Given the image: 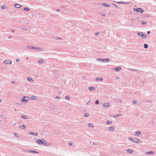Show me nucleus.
<instances>
[{
    "label": "nucleus",
    "mask_w": 156,
    "mask_h": 156,
    "mask_svg": "<svg viewBox=\"0 0 156 156\" xmlns=\"http://www.w3.org/2000/svg\"><path fill=\"white\" fill-rule=\"evenodd\" d=\"M88 126L91 127H93V124L91 123H89L88 124Z\"/></svg>",
    "instance_id": "obj_29"
},
{
    "label": "nucleus",
    "mask_w": 156,
    "mask_h": 156,
    "mask_svg": "<svg viewBox=\"0 0 156 156\" xmlns=\"http://www.w3.org/2000/svg\"><path fill=\"white\" fill-rule=\"evenodd\" d=\"M21 28L22 29L24 30H27V28H25V27H21Z\"/></svg>",
    "instance_id": "obj_40"
},
{
    "label": "nucleus",
    "mask_w": 156,
    "mask_h": 156,
    "mask_svg": "<svg viewBox=\"0 0 156 156\" xmlns=\"http://www.w3.org/2000/svg\"><path fill=\"white\" fill-rule=\"evenodd\" d=\"M72 144H73V143L72 142H69V145L70 146H71L72 145Z\"/></svg>",
    "instance_id": "obj_41"
},
{
    "label": "nucleus",
    "mask_w": 156,
    "mask_h": 156,
    "mask_svg": "<svg viewBox=\"0 0 156 156\" xmlns=\"http://www.w3.org/2000/svg\"><path fill=\"white\" fill-rule=\"evenodd\" d=\"M28 152L39 153L38 152H37V151H35L32 150H29V151H28Z\"/></svg>",
    "instance_id": "obj_21"
},
{
    "label": "nucleus",
    "mask_w": 156,
    "mask_h": 156,
    "mask_svg": "<svg viewBox=\"0 0 156 156\" xmlns=\"http://www.w3.org/2000/svg\"><path fill=\"white\" fill-rule=\"evenodd\" d=\"M20 61V59H18V58H17V59H16V61L17 62H19V61Z\"/></svg>",
    "instance_id": "obj_48"
},
{
    "label": "nucleus",
    "mask_w": 156,
    "mask_h": 156,
    "mask_svg": "<svg viewBox=\"0 0 156 156\" xmlns=\"http://www.w3.org/2000/svg\"><path fill=\"white\" fill-rule=\"evenodd\" d=\"M101 5H102L105 6V7H108L110 6V5H109L108 4H107L106 3H102Z\"/></svg>",
    "instance_id": "obj_15"
},
{
    "label": "nucleus",
    "mask_w": 156,
    "mask_h": 156,
    "mask_svg": "<svg viewBox=\"0 0 156 156\" xmlns=\"http://www.w3.org/2000/svg\"><path fill=\"white\" fill-rule=\"evenodd\" d=\"M149 102H151V103H152L154 102V101L153 100H149Z\"/></svg>",
    "instance_id": "obj_44"
},
{
    "label": "nucleus",
    "mask_w": 156,
    "mask_h": 156,
    "mask_svg": "<svg viewBox=\"0 0 156 156\" xmlns=\"http://www.w3.org/2000/svg\"><path fill=\"white\" fill-rule=\"evenodd\" d=\"M142 23L143 24H146V22L145 21H143L142 22Z\"/></svg>",
    "instance_id": "obj_35"
},
{
    "label": "nucleus",
    "mask_w": 156,
    "mask_h": 156,
    "mask_svg": "<svg viewBox=\"0 0 156 156\" xmlns=\"http://www.w3.org/2000/svg\"><path fill=\"white\" fill-rule=\"evenodd\" d=\"M12 83H13V84H14V83H15V81H12Z\"/></svg>",
    "instance_id": "obj_49"
},
{
    "label": "nucleus",
    "mask_w": 156,
    "mask_h": 156,
    "mask_svg": "<svg viewBox=\"0 0 156 156\" xmlns=\"http://www.w3.org/2000/svg\"><path fill=\"white\" fill-rule=\"evenodd\" d=\"M150 31H148L147 32V34H150Z\"/></svg>",
    "instance_id": "obj_51"
},
{
    "label": "nucleus",
    "mask_w": 156,
    "mask_h": 156,
    "mask_svg": "<svg viewBox=\"0 0 156 156\" xmlns=\"http://www.w3.org/2000/svg\"><path fill=\"white\" fill-rule=\"evenodd\" d=\"M28 98V97H26V96H24L23 97V98L22 99V102H24V103H26L27 102V100L25 99V98Z\"/></svg>",
    "instance_id": "obj_9"
},
{
    "label": "nucleus",
    "mask_w": 156,
    "mask_h": 156,
    "mask_svg": "<svg viewBox=\"0 0 156 156\" xmlns=\"http://www.w3.org/2000/svg\"><path fill=\"white\" fill-rule=\"evenodd\" d=\"M117 3L120 4H123V2H117Z\"/></svg>",
    "instance_id": "obj_45"
},
{
    "label": "nucleus",
    "mask_w": 156,
    "mask_h": 156,
    "mask_svg": "<svg viewBox=\"0 0 156 156\" xmlns=\"http://www.w3.org/2000/svg\"><path fill=\"white\" fill-rule=\"evenodd\" d=\"M36 141L37 143L39 144H41L43 145V144H44V141H43L41 139L36 140Z\"/></svg>",
    "instance_id": "obj_5"
},
{
    "label": "nucleus",
    "mask_w": 156,
    "mask_h": 156,
    "mask_svg": "<svg viewBox=\"0 0 156 156\" xmlns=\"http://www.w3.org/2000/svg\"><path fill=\"white\" fill-rule=\"evenodd\" d=\"M44 61L42 59H40L39 60L38 62L40 63H42L44 62Z\"/></svg>",
    "instance_id": "obj_23"
},
{
    "label": "nucleus",
    "mask_w": 156,
    "mask_h": 156,
    "mask_svg": "<svg viewBox=\"0 0 156 156\" xmlns=\"http://www.w3.org/2000/svg\"><path fill=\"white\" fill-rule=\"evenodd\" d=\"M114 69H115V71H119V70H121V67L120 66H119L117 67H115Z\"/></svg>",
    "instance_id": "obj_11"
},
{
    "label": "nucleus",
    "mask_w": 156,
    "mask_h": 156,
    "mask_svg": "<svg viewBox=\"0 0 156 156\" xmlns=\"http://www.w3.org/2000/svg\"><path fill=\"white\" fill-rule=\"evenodd\" d=\"M103 58H98L97 60L98 61H100L102 62H103V60H102Z\"/></svg>",
    "instance_id": "obj_36"
},
{
    "label": "nucleus",
    "mask_w": 156,
    "mask_h": 156,
    "mask_svg": "<svg viewBox=\"0 0 156 156\" xmlns=\"http://www.w3.org/2000/svg\"><path fill=\"white\" fill-rule=\"evenodd\" d=\"M29 81L32 82H33L34 80L30 77H28L27 78Z\"/></svg>",
    "instance_id": "obj_17"
},
{
    "label": "nucleus",
    "mask_w": 156,
    "mask_h": 156,
    "mask_svg": "<svg viewBox=\"0 0 156 156\" xmlns=\"http://www.w3.org/2000/svg\"><path fill=\"white\" fill-rule=\"evenodd\" d=\"M133 10L135 11L140 12L141 13H143V12H144V10L140 8H134L133 9Z\"/></svg>",
    "instance_id": "obj_3"
},
{
    "label": "nucleus",
    "mask_w": 156,
    "mask_h": 156,
    "mask_svg": "<svg viewBox=\"0 0 156 156\" xmlns=\"http://www.w3.org/2000/svg\"><path fill=\"white\" fill-rule=\"evenodd\" d=\"M88 104V103H87V105Z\"/></svg>",
    "instance_id": "obj_61"
},
{
    "label": "nucleus",
    "mask_w": 156,
    "mask_h": 156,
    "mask_svg": "<svg viewBox=\"0 0 156 156\" xmlns=\"http://www.w3.org/2000/svg\"><path fill=\"white\" fill-rule=\"evenodd\" d=\"M112 5L116 7L117 8L116 9H117V8H118V7L116 5V4L114 3H112Z\"/></svg>",
    "instance_id": "obj_37"
},
{
    "label": "nucleus",
    "mask_w": 156,
    "mask_h": 156,
    "mask_svg": "<svg viewBox=\"0 0 156 156\" xmlns=\"http://www.w3.org/2000/svg\"><path fill=\"white\" fill-rule=\"evenodd\" d=\"M154 153V152L153 151H150L146 152L145 153L146 154H153Z\"/></svg>",
    "instance_id": "obj_20"
},
{
    "label": "nucleus",
    "mask_w": 156,
    "mask_h": 156,
    "mask_svg": "<svg viewBox=\"0 0 156 156\" xmlns=\"http://www.w3.org/2000/svg\"><path fill=\"white\" fill-rule=\"evenodd\" d=\"M116 79H119V77H118V76L116 77Z\"/></svg>",
    "instance_id": "obj_55"
},
{
    "label": "nucleus",
    "mask_w": 156,
    "mask_h": 156,
    "mask_svg": "<svg viewBox=\"0 0 156 156\" xmlns=\"http://www.w3.org/2000/svg\"><path fill=\"white\" fill-rule=\"evenodd\" d=\"M12 32H14V30H12Z\"/></svg>",
    "instance_id": "obj_57"
},
{
    "label": "nucleus",
    "mask_w": 156,
    "mask_h": 156,
    "mask_svg": "<svg viewBox=\"0 0 156 156\" xmlns=\"http://www.w3.org/2000/svg\"><path fill=\"white\" fill-rule=\"evenodd\" d=\"M141 134V132L140 131H136L135 134V135L136 136H138L139 135H140Z\"/></svg>",
    "instance_id": "obj_12"
},
{
    "label": "nucleus",
    "mask_w": 156,
    "mask_h": 156,
    "mask_svg": "<svg viewBox=\"0 0 156 156\" xmlns=\"http://www.w3.org/2000/svg\"><path fill=\"white\" fill-rule=\"evenodd\" d=\"M2 9H5V6L4 5H3L2 6Z\"/></svg>",
    "instance_id": "obj_42"
},
{
    "label": "nucleus",
    "mask_w": 156,
    "mask_h": 156,
    "mask_svg": "<svg viewBox=\"0 0 156 156\" xmlns=\"http://www.w3.org/2000/svg\"><path fill=\"white\" fill-rule=\"evenodd\" d=\"M26 48L27 49H41V48L38 47H33L31 46H27Z\"/></svg>",
    "instance_id": "obj_2"
},
{
    "label": "nucleus",
    "mask_w": 156,
    "mask_h": 156,
    "mask_svg": "<svg viewBox=\"0 0 156 156\" xmlns=\"http://www.w3.org/2000/svg\"><path fill=\"white\" fill-rule=\"evenodd\" d=\"M15 111H17V109H16L15 110Z\"/></svg>",
    "instance_id": "obj_59"
},
{
    "label": "nucleus",
    "mask_w": 156,
    "mask_h": 156,
    "mask_svg": "<svg viewBox=\"0 0 156 156\" xmlns=\"http://www.w3.org/2000/svg\"><path fill=\"white\" fill-rule=\"evenodd\" d=\"M103 106L105 108H107L109 107L110 105L108 102H105L103 103Z\"/></svg>",
    "instance_id": "obj_4"
},
{
    "label": "nucleus",
    "mask_w": 156,
    "mask_h": 156,
    "mask_svg": "<svg viewBox=\"0 0 156 156\" xmlns=\"http://www.w3.org/2000/svg\"><path fill=\"white\" fill-rule=\"evenodd\" d=\"M127 152L128 153H132L133 152V150L131 149H128L127 150Z\"/></svg>",
    "instance_id": "obj_19"
},
{
    "label": "nucleus",
    "mask_w": 156,
    "mask_h": 156,
    "mask_svg": "<svg viewBox=\"0 0 156 156\" xmlns=\"http://www.w3.org/2000/svg\"><path fill=\"white\" fill-rule=\"evenodd\" d=\"M57 40H58V39H61V38H60V37H57Z\"/></svg>",
    "instance_id": "obj_52"
},
{
    "label": "nucleus",
    "mask_w": 156,
    "mask_h": 156,
    "mask_svg": "<svg viewBox=\"0 0 156 156\" xmlns=\"http://www.w3.org/2000/svg\"><path fill=\"white\" fill-rule=\"evenodd\" d=\"M128 70L129 71H138L136 70V69H130V68H129L128 69Z\"/></svg>",
    "instance_id": "obj_26"
},
{
    "label": "nucleus",
    "mask_w": 156,
    "mask_h": 156,
    "mask_svg": "<svg viewBox=\"0 0 156 156\" xmlns=\"http://www.w3.org/2000/svg\"><path fill=\"white\" fill-rule=\"evenodd\" d=\"M55 98V99H59L61 98V97L58 96H56Z\"/></svg>",
    "instance_id": "obj_34"
},
{
    "label": "nucleus",
    "mask_w": 156,
    "mask_h": 156,
    "mask_svg": "<svg viewBox=\"0 0 156 156\" xmlns=\"http://www.w3.org/2000/svg\"><path fill=\"white\" fill-rule=\"evenodd\" d=\"M14 7L17 8H19L21 7V5L18 4H15L14 5Z\"/></svg>",
    "instance_id": "obj_14"
},
{
    "label": "nucleus",
    "mask_w": 156,
    "mask_h": 156,
    "mask_svg": "<svg viewBox=\"0 0 156 156\" xmlns=\"http://www.w3.org/2000/svg\"><path fill=\"white\" fill-rule=\"evenodd\" d=\"M29 134L31 135H35L36 136H37L38 135V134L37 133H35L34 132H29Z\"/></svg>",
    "instance_id": "obj_10"
},
{
    "label": "nucleus",
    "mask_w": 156,
    "mask_h": 156,
    "mask_svg": "<svg viewBox=\"0 0 156 156\" xmlns=\"http://www.w3.org/2000/svg\"><path fill=\"white\" fill-rule=\"evenodd\" d=\"M50 53H55V52L53 51H52V52H51Z\"/></svg>",
    "instance_id": "obj_53"
},
{
    "label": "nucleus",
    "mask_w": 156,
    "mask_h": 156,
    "mask_svg": "<svg viewBox=\"0 0 156 156\" xmlns=\"http://www.w3.org/2000/svg\"><path fill=\"white\" fill-rule=\"evenodd\" d=\"M88 89L90 90H93L94 89V88L93 87H89Z\"/></svg>",
    "instance_id": "obj_25"
},
{
    "label": "nucleus",
    "mask_w": 156,
    "mask_h": 156,
    "mask_svg": "<svg viewBox=\"0 0 156 156\" xmlns=\"http://www.w3.org/2000/svg\"><path fill=\"white\" fill-rule=\"evenodd\" d=\"M24 10L26 11H29L30 10V9L28 7H26L24 8Z\"/></svg>",
    "instance_id": "obj_24"
},
{
    "label": "nucleus",
    "mask_w": 156,
    "mask_h": 156,
    "mask_svg": "<svg viewBox=\"0 0 156 156\" xmlns=\"http://www.w3.org/2000/svg\"><path fill=\"white\" fill-rule=\"evenodd\" d=\"M56 11H60V10L59 9H57V10H56Z\"/></svg>",
    "instance_id": "obj_54"
},
{
    "label": "nucleus",
    "mask_w": 156,
    "mask_h": 156,
    "mask_svg": "<svg viewBox=\"0 0 156 156\" xmlns=\"http://www.w3.org/2000/svg\"><path fill=\"white\" fill-rule=\"evenodd\" d=\"M99 34V33H98V32H97L96 33H95V35L96 36H97Z\"/></svg>",
    "instance_id": "obj_47"
},
{
    "label": "nucleus",
    "mask_w": 156,
    "mask_h": 156,
    "mask_svg": "<svg viewBox=\"0 0 156 156\" xmlns=\"http://www.w3.org/2000/svg\"><path fill=\"white\" fill-rule=\"evenodd\" d=\"M133 103H134L136 104L137 103V101L136 100H134L133 101Z\"/></svg>",
    "instance_id": "obj_43"
},
{
    "label": "nucleus",
    "mask_w": 156,
    "mask_h": 156,
    "mask_svg": "<svg viewBox=\"0 0 156 156\" xmlns=\"http://www.w3.org/2000/svg\"><path fill=\"white\" fill-rule=\"evenodd\" d=\"M128 139L129 141H133L135 143H138L140 142V140L135 137H129Z\"/></svg>",
    "instance_id": "obj_1"
},
{
    "label": "nucleus",
    "mask_w": 156,
    "mask_h": 156,
    "mask_svg": "<svg viewBox=\"0 0 156 156\" xmlns=\"http://www.w3.org/2000/svg\"><path fill=\"white\" fill-rule=\"evenodd\" d=\"M95 104H98L99 103V102L98 100H97L95 101Z\"/></svg>",
    "instance_id": "obj_38"
},
{
    "label": "nucleus",
    "mask_w": 156,
    "mask_h": 156,
    "mask_svg": "<svg viewBox=\"0 0 156 156\" xmlns=\"http://www.w3.org/2000/svg\"><path fill=\"white\" fill-rule=\"evenodd\" d=\"M43 141H44V144H43V145L45 146H48V145H51V144L49 143L48 142H47L46 140H44V139H42Z\"/></svg>",
    "instance_id": "obj_7"
},
{
    "label": "nucleus",
    "mask_w": 156,
    "mask_h": 156,
    "mask_svg": "<svg viewBox=\"0 0 156 156\" xmlns=\"http://www.w3.org/2000/svg\"><path fill=\"white\" fill-rule=\"evenodd\" d=\"M31 99L32 100H35L36 99V98L35 96H32L31 97Z\"/></svg>",
    "instance_id": "obj_32"
},
{
    "label": "nucleus",
    "mask_w": 156,
    "mask_h": 156,
    "mask_svg": "<svg viewBox=\"0 0 156 156\" xmlns=\"http://www.w3.org/2000/svg\"><path fill=\"white\" fill-rule=\"evenodd\" d=\"M14 135H15V136H16V133H14Z\"/></svg>",
    "instance_id": "obj_58"
},
{
    "label": "nucleus",
    "mask_w": 156,
    "mask_h": 156,
    "mask_svg": "<svg viewBox=\"0 0 156 156\" xmlns=\"http://www.w3.org/2000/svg\"><path fill=\"white\" fill-rule=\"evenodd\" d=\"M108 129L110 131H112L114 130V127L113 126H112L110 127Z\"/></svg>",
    "instance_id": "obj_18"
},
{
    "label": "nucleus",
    "mask_w": 156,
    "mask_h": 156,
    "mask_svg": "<svg viewBox=\"0 0 156 156\" xmlns=\"http://www.w3.org/2000/svg\"><path fill=\"white\" fill-rule=\"evenodd\" d=\"M1 102V100L0 99V102Z\"/></svg>",
    "instance_id": "obj_60"
},
{
    "label": "nucleus",
    "mask_w": 156,
    "mask_h": 156,
    "mask_svg": "<svg viewBox=\"0 0 156 156\" xmlns=\"http://www.w3.org/2000/svg\"><path fill=\"white\" fill-rule=\"evenodd\" d=\"M129 3L127 2H123V4H128Z\"/></svg>",
    "instance_id": "obj_46"
},
{
    "label": "nucleus",
    "mask_w": 156,
    "mask_h": 156,
    "mask_svg": "<svg viewBox=\"0 0 156 156\" xmlns=\"http://www.w3.org/2000/svg\"><path fill=\"white\" fill-rule=\"evenodd\" d=\"M138 35L141 36L143 38H145L146 37V36L142 32H138Z\"/></svg>",
    "instance_id": "obj_6"
},
{
    "label": "nucleus",
    "mask_w": 156,
    "mask_h": 156,
    "mask_svg": "<svg viewBox=\"0 0 156 156\" xmlns=\"http://www.w3.org/2000/svg\"><path fill=\"white\" fill-rule=\"evenodd\" d=\"M103 80V79L101 78L97 77L95 79V80L97 81H102Z\"/></svg>",
    "instance_id": "obj_13"
},
{
    "label": "nucleus",
    "mask_w": 156,
    "mask_h": 156,
    "mask_svg": "<svg viewBox=\"0 0 156 156\" xmlns=\"http://www.w3.org/2000/svg\"><path fill=\"white\" fill-rule=\"evenodd\" d=\"M122 115V114H119V115H115L114 116V117L115 118V117H117V116H119V115Z\"/></svg>",
    "instance_id": "obj_39"
},
{
    "label": "nucleus",
    "mask_w": 156,
    "mask_h": 156,
    "mask_svg": "<svg viewBox=\"0 0 156 156\" xmlns=\"http://www.w3.org/2000/svg\"><path fill=\"white\" fill-rule=\"evenodd\" d=\"M65 98L67 99H69L70 98V97L69 96L67 95L65 97Z\"/></svg>",
    "instance_id": "obj_33"
},
{
    "label": "nucleus",
    "mask_w": 156,
    "mask_h": 156,
    "mask_svg": "<svg viewBox=\"0 0 156 156\" xmlns=\"http://www.w3.org/2000/svg\"><path fill=\"white\" fill-rule=\"evenodd\" d=\"M144 46L145 48H147L148 47V45L146 44H144Z\"/></svg>",
    "instance_id": "obj_27"
},
{
    "label": "nucleus",
    "mask_w": 156,
    "mask_h": 156,
    "mask_svg": "<svg viewBox=\"0 0 156 156\" xmlns=\"http://www.w3.org/2000/svg\"><path fill=\"white\" fill-rule=\"evenodd\" d=\"M103 60V62H108V61H109V60H110V59L108 58H104V59H102Z\"/></svg>",
    "instance_id": "obj_16"
},
{
    "label": "nucleus",
    "mask_w": 156,
    "mask_h": 156,
    "mask_svg": "<svg viewBox=\"0 0 156 156\" xmlns=\"http://www.w3.org/2000/svg\"><path fill=\"white\" fill-rule=\"evenodd\" d=\"M20 128L21 129H24L26 128V127L24 125H22L20 126Z\"/></svg>",
    "instance_id": "obj_28"
},
{
    "label": "nucleus",
    "mask_w": 156,
    "mask_h": 156,
    "mask_svg": "<svg viewBox=\"0 0 156 156\" xmlns=\"http://www.w3.org/2000/svg\"><path fill=\"white\" fill-rule=\"evenodd\" d=\"M89 115V114L88 113H86L84 115V116L85 117H88Z\"/></svg>",
    "instance_id": "obj_31"
},
{
    "label": "nucleus",
    "mask_w": 156,
    "mask_h": 156,
    "mask_svg": "<svg viewBox=\"0 0 156 156\" xmlns=\"http://www.w3.org/2000/svg\"><path fill=\"white\" fill-rule=\"evenodd\" d=\"M21 117L22 118L25 119H28V118H27V116L26 115H23L21 116Z\"/></svg>",
    "instance_id": "obj_22"
},
{
    "label": "nucleus",
    "mask_w": 156,
    "mask_h": 156,
    "mask_svg": "<svg viewBox=\"0 0 156 156\" xmlns=\"http://www.w3.org/2000/svg\"><path fill=\"white\" fill-rule=\"evenodd\" d=\"M106 123L107 124H110L112 123V121L110 120H108L107 121Z\"/></svg>",
    "instance_id": "obj_30"
},
{
    "label": "nucleus",
    "mask_w": 156,
    "mask_h": 156,
    "mask_svg": "<svg viewBox=\"0 0 156 156\" xmlns=\"http://www.w3.org/2000/svg\"><path fill=\"white\" fill-rule=\"evenodd\" d=\"M12 38V37H11L10 36L9 37V39H10V38Z\"/></svg>",
    "instance_id": "obj_56"
},
{
    "label": "nucleus",
    "mask_w": 156,
    "mask_h": 156,
    "mask_svg": "<svg viewBox=\"0 0 156 156\" xmlns=\"http://www.w3.org/2000/svg\"><path fill=\"white\" fill-rule=\"evenodd\" d=\"M4 63L5 64H11L12 63V61L10 60H5Z\"/></svg>",
    "instance_id": "obj_8"
},
{
    "label": "nucleus",
    "mask_w": 156,
    "mask_h": 156,
    "mask_svg": "<svg viewBox=\"0 0 156 156\" xmlns=\"http://www.w3.org/2000/svg\"><path fill=\"white\" fill-rule=\"evenodd\" d=\"M101 16H105V15L104 14H102L101 15Z\"/></svg>",
    "instance_id": "obj_50"
}]
</instances>
